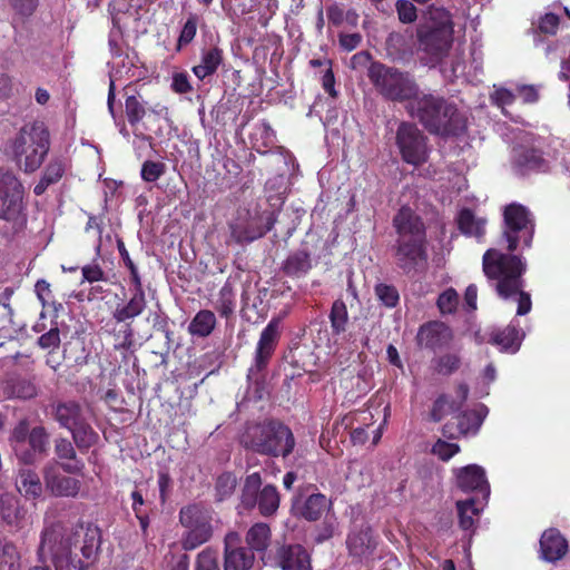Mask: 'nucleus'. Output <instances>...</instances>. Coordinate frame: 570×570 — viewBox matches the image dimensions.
I'll return each mask as SVG.
<instances>
[{
    "label": "nucleus",
    "mask_w": 570,
    "mask_h": 570,
    "mask_svg": "<svg viewBox=\"0 0 570 570\" xmlns=\"http://www.w3.org/2000/svg\"><path fill=\"white\" fill-rule=\"evenodd\" d=\"M101 533L91 524L66 528L57 522L41 532L38 556L55 570H88L98 559Z\"/></svg>",
    "instance_id": "obj_1"
},
{
    "label": "nucleus",
    "mask_w": 570,
    "mask_h": 570,
    "mask_svg": "<svg viewBox=\"0 0 570 570\" xmlns=\"http://www.w3.org/2000/svg\"><path fill=\"white\" fill-rule=\"evenodd\" d=\"M396 233L392 246L396 267L414 277L429 266L426 227L423 219L409 206H402L392 219Z\"/></svg>",
    "instance_id": "obj_2"
},
{
    "label": "nucleus",
    "mask_w": 570,
    "mask_h": 570,
    "mask_svg": "<svg viewBox=\"0 0 570 570\" xmlns=\"http://www.w3.org/2000/svg\"><path fill=\"white\" fill-rule=\"evenodd\" d=\"M406 112L431 135L442 138L460 137L468 129V118L458 105L442 95L419 91L405 105Z\"/></svg>",
    "instance_id": "obj_3"
},
{
    "label": "nucleus",
    "mask_w": 570,
    "mask_h": 570,
    "mask_svg": "<svg viewBox=\"0 0 570 570\" xmlns=\"http://www.w3.org/2000/svg\"><path fill=\"white\" fill-rule=\"evenodd\" d=\"M240 444L259 455L286 459L293 453L296 439L284 422L266 419L247 425L240 436Z\"/></svg>",
    "instance_id": "obj_4"
},
{
    "label": "nucleus",
    "mask_w": 570,
    "mask_h": 570,
    "mask_svg": "<svg viewBox=\"0 0 570 570\" xmlns=\"http://www.w3.org/2000/svg\"><path fill=\"white\" fill-rule=\"evenodd\" d=\"M482 271L502 299L511 298L515 292L524 287L523 275L527 272V262L514 252L487 249L482 256Z\"/></svg>",
    "instance_id": "obj_5"
},
{
    "label": "nucleus",
    "mask_w": 570,
    "mask_h": 570,
    "mask_svg": "<svg viewBox=\"0 0 570 570\" xmlns=\"http://www.w3.org/2000/svg\"><path fill=\"white\" fill-rule=\"evenodd\" d=\"M454 22L450 11L438 8L430 11V21L416 28L417 51L424 66L441 63L453 43Z\"/></svg>",
    "instance_id": "obj_6"
},
{
    "label": "nucleus",
    "mask_w": 570,
    "mask_h": 570,
    "mask_svg": "<svg viewBox=\"0 0 570 570\" xmlns=\"http://www.w3.org/2000/svg\"><path fill=\"white\" fill-rule=\"evenodd\" d=\"M18 167L27 174L38 170L50 149V134L45 122L24 124L11 144Z\"/></svg>",
    "instance_id": "obj_7"
},
{
    "label": "nucleus",
    "mask_w": 570,
    "mask_h": 570,
    "mask_svg": "<svg viewBox=\"0 0 570 570\" xmlns=\"http://www.w3.org/2000/svg\"><path fill=\"white\" fill-rule=\"evenodd\" d=\"M366 75L376 92L387 101L410 104L420 91L410 72L377 60L367 67Z\"/></svg>",
    "instance_id": "obj_8"
},
{
    "label": "nucleus",
    "mask_w": 570,
    "mask_h": 570,
    "mask_svg": "<svg viewBox=\"0 0 570 570\" xmlns=\"http://www.w3.org/2000/svg\"><path fill=\"white\" fill-rule=\"evenodd\" d=\"M9 445L17 460L24 465H33L47 456L50 434L46 426L31 428L28 417L20 419L11 429L8 438Z\"/></svg>",
    "instance_id": "obj_9"
},
{
    "label": "nucleus",
    "mask_w": 570,
    "mask_h": 570,
    "mask_svg": "<svg viewBox=\"0 0 570 570\" xmlns=\"http://www.w3.org/2000/svg\"><path fill=\"white\" fill-rule=\"evenodd\" d=\"M0 220L6 223V228L12 235L23 232L28 224L24 187L9 171L0 174Z\"/></svg>",
    "instance_id": "obj_10"
},
{
    "label": "nucleus",
    "mask_w": 570,
    "mask_h": 570,
    "mask_svg": "<svg viewBox=\"0 0 570 570\" xmlns=\"http://www.w3.org/2000/svg\"><path fill=\"white\" fill-rule=\"evenodd\" d=\"M281 504V494L276 485H263L259 472L248 474L242 488L240 507L252 511L255 508L264 518L274 517Z\"/></svg>",
    "instance_id": "obj_11"
},
{
    "label": "nucleus",
    "mask_w": 570,
    "mask_h": 570,
    "mask_svg": "<svg viewBox=\"0 0 570 570\" xmlns=\"http://www.w3.org/2000/svg\"><path fill=\"white\" fill-rule=\"evenodd\" d=\"M213 512L209 508L193 503L179 511V522L187 530L181 546L186 551L194 550L208 542L213 537Z\"/></svg>",
    "instance_id": "obj_12"
},
{
    "label": "nucleus",
    "mask_w": 570,
    "mask_h": 570,
    "mask_svg": "<svg viewBox=\"0 0 570 570\" xmlns=\"http://www.w3.org/2000/svg\"><path fill=\"white\" fill-rule=\"evenodd\" d=\"M534 234V222L530 210L518 203H511L503 209V228L501 238L507 242V250L515 252L519 243L531 247Z\"/></svg>",
    "instance_id": "obj_13"
},
{
    "label": "nucleus",
    "mask_w": 570,
    "mask_h": 570,
    "mask_svg": "<svg viewBox=\"0 0 570 570\" xmlns=\"http://www.w3.org/2000/svg\"><path fill=\"white\" fill-rule=\"evenodd\" d=\"M281 340V320L273 317L261 332L255 347L253 363L248 368L247 379L256 387L265 382L266 370L275 354Z\"/></svg>",
    "instance_id": "obj_14"
},
{
    "label": "nucleus",
    "mask_w": 570,
    "mask_h": 570,
    "mask_svg": "<svg viewBox=\"0 0 570 570\" xmlns=\"http://www.w3.org/2000/svg\"><path fill=\"white\" fill-rule=\"evenodd\" d=\"M395 145L405 164L420 167L429 159V138L414 122L403 120L399 124Z\"/></svg>",
    "instance_id": "obj_15"
},
{
    "label": "nucleus",
    "mask_w": 570,
    "mask_h": 570,
    "mask_svg": "<svg viewBox=\"0 0 570 570\" xmlns=\"http://www.w3.org/2000/svg\"><path fill=\"white\" fill-rule=\"evenodd\" d=\"M377 546V537L374 535V531L370 525L353 529L346 537L348 556L358 563H366L373 560Z\"/></svg>",
    "instance_id": "obj_16"
},
{
    "label": "nucleus",
    "mask_w": 570,
    "mask_h": 570,
    "mask_svg": "<svg viewBox=\"0 0 570 570\" xmlns=\"http://www.w3.org/2000/svg\"><path fill=\"white\" fill-rule=\"evenodd\" d=\"M255 562V553L240 546L237 532H229L224 540V570H250Z\"/></svg>",
    "instance_id": "obj_17"
},
{
    "label": "nucleus",
    "mask_w": 570,
    "mask_h": 570,
    "mask_svg": "<svg viewBox=\"0 0 570 570\" xmlns=\"http://www.w3.org/2000/svg\"><path fill=\"white\" fill-rule=\"evenodd\" d=\"M453 340L450 326L440 321H430L419 327L416 343L433 352L446 347Z\"/></svg>",
    "instance_id": "obj_18"
},
{
    "label": "nucleus",
    "mask_w": 570,
    "mask_h": 570,
    "mask_svg": "<svg viewBox=\"0 0 570 570\" xmlns=\"http://www.w3.org/2000/svg\"><path fill=\"white\" fill-rule=\"evenodd\" d=\"M275 562L282 570H312L311 556L301 544H283L275 553Z\"/></svg>",
    "instance_id": "obj_19"
},
{
    "label": "nucleus",
    "mask_w": 570,
    "mask_h": 570,
    "mask_svg": "<svg viewBox=\"0 0 570 570\" xmlns=\"http://www.w3.org/2000/svg\"><path fill=\"white\" fill-rule=\"evenodd\" d=\"M456 423L448 422L442 426V435L449 440L458 439L468 433H476L483 422L482 414L476 410L456 412Z\"/></svg>",
    "instance_id": "obj_20"
},
{
    "label": "nucleus",
    "mask_w": 570,
    "mask_h": 570,
    "mask_svg": "<svg viewBox=\"0 0 570 570\" xmlns=\"http://www.w3.org/2000/svg\"><path fill=\"white\" fill-rule=\"evenodd\" d=\"M523 337L524 333L518 322L512 321L503 328L493 330L488 343L497 346L500 352L514 354L520 350Z\"/></svg>",
    "instance_id": "obj_21"
},
{
    "label": "nucleus",
    "mask_w": 570,
    "mask_h": 570,
    "mask_svg": "<svg viewBox=\"0 0 570 570\" xmlns=\"http://www.w3.org/2000/svg\"><path fill=\"white\" fill-rule=\"evenodd\" d=\"M456 484L463 492H479L483 497H489L490 485L485 478L484 470L470 464L460 469L456 473Z\"/></svg>",
    "instance_id": "obj_22"
},
{
    "label": "nucleus",
    "mask_w": 570,
    "mask_h": 570,
    "mask_svg": "<svg viewBox=\"0 0 570 570\" xmlns=\"http://www.w3.org/2000/svg\"><path fill=\"white\" fill-rule=\"evenodd\" d=\"M539 544L541 558L547 562H557L568 552V541L557 528L544 530Z\"/></svg>",
    "instance_id": "obj_23"
},
{
    "label": "nucleus",
    "mask_w": 570,
    "mask_h": 570,
    "mask_svg": "<svg viewBox=\"0 0 570 570\" xmlns=\"http://www.w3.org/2000/svg\"><path fill=\"white\" fill-rule=\"evenodd\" d=\"M296 514L309 522H316L332 508V501L323 493H312L302 502H295Z\"/></svg>",
    "instance_id": "obj_24"
},
{
    "label": "nucleus",
    "mask_w": 570,
    "mask_h": 570,
    "mask_svg": "<svg viewBox=\"0 0 570 570\" xmlns=\"http://www.w3.org/2000/svg\"><path fill=\"white\" fill-rule=\"evenodd\" d=\"M45 482L47 489L55 497L75 498L81 488L78 479L63 475L55 469H45Z\"/></svg>",
    "instance_id": "obj_25"
},
{
    "label": "nucleus",
    "mask_w": 570,
    "mask_h": 570,
    "mask_svg": "<svg viewBox=\"0 0 570 570\" xmlns=\"http://www.w3.org/2000/svg\"><path fill=\"white\" fill-rule=\"evenodd\" d=\"M51 413L60 428L69 430L86 416L83 409L77 401H58L51 405Z\"/></svg>",
    "instance_id": "obj_26"
},
{
    "label": "nucleus",
    "mask_w": 570,
    "mask_h": 570,
    "mask_svg": "<svg viewBox=\"0 0 570 570\" xmlns=\"http://www.w3.org/2000/svg\"><path fill=\"white\" fill-rule=\"evenodd\" d=\"M313 268L312 255L307 248L292 252L282 263V272L289 278L305 277Z\"/></svg>",
    "instance_id": "obj_27"
},
{
    "label": "nucleus",
    "mask_w": 570,
    "mask_h": 570,
    "mask_svg": "<svg viewBox=\"0 0 570 570\" xmlns=\"http://www.w3.org/2000/svg\"><path fill=\"white\" fill-rule=\"evenodd\" d=\"M224 61V51L218 46L204 48L200 53V62L191 68L193 73L204 80L217 72Z\"/></svg>",
    "instance_id": "obj_28"
},
{
    "label": "nucleus",
    "mask_w": 570,
    "mask_h": 570,
    "mask_svg": "<svg viewBox=\"0 0 570 570\" xmlns=\"http://www.w3.org/2000/svg\"><path fill=\"white\" fill-rule=\"evenodd\" d=\"M513 165L521 175H527L530 171H546L548 168L541 151L534 148L517 149Z\"/></svg>",
    "instance_id": "obj_29"
},
{
    "label": "nucleus",
    "mask_w": 570,
    "mask_h": 570,
    "mask_svg": "<svg viewBox=\"0 0 570 570\" xmlns=\"http://www.w3.org/2000/svg\"><path fill=\"white\" fill-rule=\"evenodd\" d=\"M67 169V164L62 157H51L49 163L42 170L39 181L33 187V193L37 196L42 195L49 186L55 185L61 180Z\"/></svg>",
    "instance_id": "obj_30"
},
{
    "label": "nucleus",
    "mask_w": 570,
    "mask_h": 570,
    "mask_svg": "<svg viewBox=\"0 0 570 570\" xmlns=\"http://www.w3.org/2000/svg\"><path fill=\"white\" fill-rule=\"evenodd\" d=\"M55 454L59 460L68 461L61 462V469L67 473H79L83 469L82 461L77 459L76 450L66 438H57L55 440Z\"/></svg>",
    "instance_id": "obj_31"
},
{
    "label": "nucleus",
    "mask_w": 570,
    "mask_h": 570,
    "mask_svg": "<svg viewBox=\"0 0 570 570\" xmlns=\"http://www.w3.org/2000/svg\"><path fill=\"white\" fill-rule=\"evenodd\" d=\"M212 303L214 309L220 317L225 318L227 322L233 318L237 305L236 292L233 284L226 282Z\"/></svg>",
    "instance_id": "obj_32"
},
{
    "label": "nucleus",
    "mask_w": 570,
    "mask_h": 570,
    "mask_svg": "<svg viewBox=\"0 0 570 570\" xmlns=\"http://www.w3.org/2000/svg\"><path fill=\"white\" fill-rule=\"evenodd\" d=\"M17 490L27 499H37L42 494V483L32 469H20L16 479Z\"/></svg>",
    "instance_id": "obj_33"
},
{
    "label": "nucleus",
    "mask_w": 570,
    "mask_h": 570,
    "mask_svg": "<svg viewBox=\"0 0 570 570\" xmlns=\"http://www.w3.org/2000/svg\"><path fill=\"white\" fill-rule=\"evenodd\" d=\"M272 531L267 523H254L246 532L245 541L247 548L254 553H264L269 547Z\"/></svg>",
    "instance_id": "obj_34"
},
{
    "label": "nucleus",
    "mask_w": 570,
    "mask_h": 570,
    "mask_svg": "<svg viewBox=\"0 0 570 570\" xmlns=\"http://www.w3.org/2000/svg\"><path fill=\"white\" fill-rule=\"evenodd\" d=\"M147 111L148 109L145 106L141 95L137 90L129 94L127 89L125 92V115L128 124L134 128V130L138 129V126L147 115Z\"/></svg>",
    "instance_id": "obj_35"
},
{
    "label": "nucleus",
    "mask_w": 570,
    "mask_h": 570,
    "mask_svg": "<svg viewBox=\"0 0 570 570\" xmlns=\"http://www.w3.org/2000/svg\"><path fill=\"white\" fill-rule=\"evenodd\" d=\"M147 306L145 293H132L130 299L122 306H117L112 317L117 323H125L139 316Z\"/></svg>",
    "instance_id": "obj_36"
},
{
    "label": "nucleus",
    "mask_w": 570,
    "mask_h": 570,
    "mask_svg": "<svg viewBox=\"0 0 570 570\" xmlns=\"http://www.w3.org/2000/svg\"><path fill=\"white\" fill-rule=\"evenodd\" d=\"M217 320L213 311L200 309L190 321L188 332L191 336L204 338L214 332Z\"/></svg>",
    "instance_id": "obj_37"
},
{
    "label": "nucleus",
    "mask_w": 570,
    "mask_h": 570,
    "mask_svg": "<svg viewBox=\"0 0 570 570\" xmlns=\"http://www.w3.org/2000/svg\"><path fill=\"white\" fill-rule=\"evenodd\" d=\"M487 220L478 218L469 208H463L459 213L458 226L459 229L466 236H474L481 238L485 234Z\"/></svg>",
    "instance_id": "obj_38"
},
{
    "label": "nucleus",
    "mask_w": 570,
    "mask_h": 570,
    "mask_svg": "<svg viewBox=\"0 0 570 570\" xmlns=\"http://www.w3.org/2000/svg\"><path fill=\"white\" fill-rule=\"evenodd\" d=\"M6 393L9 397L30 400L38 395V387L31 379L18 376L7 382Z\"/></svg>",
    "instance_id": "obj_39"
},
{
    "label": "nucleus",
    "mask_w": 570,
    "mask_h": 570,
    "mask_svg": "<svg viewBox=\"0 0 570 570\" xmlns=\"http://www.w3.org/2000/svg\"><path fill=\"white\" fill-rule=\"evenodd\" d=\"M275 131L268 121L263 120L257 127L256 131L250 136L253 149L258 154L265 155L275 144Z\"/></svg>",
    "instance_id": "obj_40"
},
{
    "label": "nucleus",
    "mask_w": 570,
    "mask_h": 570,
    "mask_svg": "<svg viewBox=\"0 0 570 570\" xmlns=\"http://www.w3.org/2000/svg\"><path fill=\"white\" fill-rule=\"evenodd\" d=\"M72 439L79 450H88L98 440V433L87 422L86 417L69 429Z\"/></svg>",
    "instance_id": "obj_41"
},
{
    "label": "nucleus",
    "mask_w": 570,
    "mask_h": 570,
    "mask_svg": "<svg viewBox=\"0 0 570 570\" xmlns=\"http://www.w3.org/2000/svg\"><path fill=\"white\" fill-rule=\"evenodd\" d=\"M22 518L18 499L10 493L0 492V523L14 524Z\"/></svg>",
    "instance_id": "obj_42"
},
{
    "label": "nucleus",
    "mask_w": 570,
    "mask_h": 570,
    "mask_svg": "<svg viewBox=\"0 0 570 570\" xmlns=\"http://www.w3.org/2000/svg\"><path fill=\"white\" fill-rule=\"evenodd\" d=\"M328 318L333 335L338 336L346 331L348 324V312L347 306L342 298H337L333 302Z\"/></svg>",
    "instance_id": "obj_43"
},
{
    "label": "nucleus",
    "mask_w": 570,
    "mask_h": 570,
    "mask_svg": "<svg viewBox=\"0 0 570 570\" xmlns=\"http://www.w3.org/2000/svg\"><path fill=\"white\" fill-rule=\"evenodd\" d=\"M462 364L459 353H444L432 360V366L435 373L442 376H450L455 373Z\"/></svg>",
    "instance_id": "obj_44"
},
{
    "label": "nucleus",
    "mask_w": 570,
    "mask_h": 570,
    "mask_svg": "<svg viewBox=\"0 0 570 570\" xmlns=\"http://www.w3.org/2000/svg\"><path fill=\"white\" fill-rule=\"evenodd\" d=\"M460 411V403L450 400L449 395L440 394L432 404L430 419L433 422H441L448 414H454Z\"/></svg>",
    "instance_id": "obj_45"
},
{
    "label": "nucleus",
    "mask_w": 570,
    "mask_h": 570,
    "mask_svg": "<svg viewBox=\"0 0 570 570\" xmlns=\"http://www.w3.org/2000/svg\"><path fill=\"white\" fill-rule=\"evenodd\" d=\"M237 487L235 473L226 471L219 474L215 482V500L222 502L230 498Z\"/></svg>",
    "instance_id": "obj_46"
},
{
    "label": "nucleus",
    "mask_w": 570,
    "mask_h": 570,
    "mask_svg": "<svg viewBox=\"0 0 570 570\" xmlns=\"http://www.w3.org/2000/svg\"><path fill=\"white\" fill-rule=\"evenodd\" d=\"M130 498L132 501L131 509L135 513V517L139 521V525H140L142 533H146L149 528V524H150V519H149L150 508L144 500V497L140 491L134 490L130 494Z\"/></svg>",
    "instance_id": "obj_47"
},
{
    "label": "nucleus",
    "mask_w": 570,
    "mask_h": 570,
    "mask_svg": "<svg viewBox=\"0 0 570 570\" xmlns=\"http://www.w3.org/2000/svg\"><path fill=\"white\" fill-rule=\"evenodd\" d=\"M200 21V17L197 13L190 12L180 30L176 50L180 51L181 48L188 46L193 42L196 37L198 23Z\"/></svg>",
    "instance_id": "obj_48"
},
{
    "label": "nucleus",
    "mask_w": 570,
    "mask_h": 570,
    "mask_svg": "<svg viewBox=\"0 0 570 570\" xmlns=\"http://www.w3.org/2000/svg\"><path fill=\"white\" fill-rule=\"evenodd\" d=\"M0 570H20V556L16 547L0 540Z\"/></svg>",
    "instance_id": "obj_49"
},
{
    "label": "nucleus",
    "mask_w": 570,
    "mask_h": 570,
    "mask_svg": "<svg viewBox=\"0 0 570 570\" xmlns=\"http://www.w3.org/2000/svg\"><path fill=\"white\" fill-rule=\"evenodd\" d=\"M474 503L473 499L456 502L459 525L462 530L468 531L474 527V515L479 512V509L474 507Z\"/></svg>",
    "instance_id": "obj_50"
},
{
    "label": "nucleus",
    "mask_w": 570,
    "mask_h": 570,
    "mask_svg": "<svg viewBox=\"0 0 570 570\" xmlns=\"http://www.w3.org/2000/svg\"><path fill=\"white\" fill-rule=\"evenodd\" d=\"M386 49L390 56L403 59L410 53L406 36L401 32H391L386 39Z\"/></svg>",
    "instance_id": "obj_51"
},
{
    "label": "nucleus",
    "mask_w": 570,
    "mask_h": 570,
    "mask_svg": "<svg viewBox=\"0 0 570 570\" xmlns=\"http://www.w3.org/2000/svg\"><path fill=\"white\" fill-rule=\"evenodd\" d=\"M377 299L387 308L395 307L400 302V294L394 285L379 283L374 287Z\"/></svg>",
    "instance_id": "obj_52"
},
{
    "label": "nucleus",
    "mask_w": 570,
    "mask_h": 570,
    "mask_svg": "<svg viewBox=\"0 0 570 570\" xmlns=\"http://www.w3.org/2000/svg\"><path fill=\"white\" fill-rule=\"evenodd\" d=\"M10 9L13 11V16L24 21L31 18L38 7L40 0H7Z\"/></svg>",
    "instance_id": "obj_53"
},
{
    "label": "nucleus",
    "mask_w": 570,
    "mask_h": 570,
    "mask_svg": "<svg viewBox=\"0 0 570 570\" xmlns=\"http://www.w3.org/2000/svg\"><path fill=\"white\" fill-rule=\"evenodd\" d=\"M436 306L442 315L454 314L459 306V294L450 287L442 292L438 299Z\"/></svg>",
    "instance_id": "obj_54"
},
{
    "label": "nucleus",
    "mask_w": 570,
    "mask_h": 570,
    "mask_svg": "<svg viewBox=\"0 0 570 570\" xmlns=\"http://www.w3.org/2000/svg\"><path fill=\"white\" fill-rule=\"evenodd\" d=\"M195 570H220L218 551L209 547L200 551L196 557Z\"/></svg>",
    "instance_id": "obj_55"
},
{
    "label": "nucleus",
    "mask_w": 570,
    "mask_h": 570,
    "mask_svg": "<svg viewBox=\"0 0 570 570\" xmlns=\"http://www.w3.org/2000/svg\"><path fill=\"white\" fill-rule=\"evenodd\" d=\"M166 173V164L163 161L145 160L141 165L140 176L146 183L157 181Z\"/></svg>",
    "instance_id": "obj_56"
},
{
    "label": "nucleus",
    "mask_w": 570,
    "mask_h": 570,
    "mask_svg": "<svg viewBox=\"0 0 570 570\" xmlns=\"http://www.w3.org/2000/svg\"><path fill=\"white\" fill-rule=\"evenodd\" d=\"M395 9L397 18L402 23H413L417 19V9L410 0H397Z\"/></svg>",
    "instance_id": "obj_57"
},
{
    "label": "nucleus",
    "mask_w": 570,
    "mask_h": 570,
    "mask_svg": "<svg viewBox=\"0 0 570 570\" xmlns=\"http://www.w3.org/2000/svg\"><path fill=\"white\" fill-rule=\"evenodd\" d=\"M116 344L115 350L120 351L125 350L128 351L134 345V330L131 327L130 323H126L121 326V328L114 334Z\"/></svg>",
    "instance_id": "obj_58"
},
{
    "label": "nucleus",
    "mask_w": 570,
    "mask_h": 570,
    "mask_svg": "<svg viewBox=\"0 0 570 570\" xmlns=\"http://www.w3.org/2000/svg\"><path fill=\"white\" fill-rule=\"evenodd\" d=\"M460 452V446L456 443H449L439 439L432 446V453L442 461H449Z\"/></svg>",
    "instance_id": "obj_59"
},
{
    "label": "nucleus",
    "mask_w": 570,
    "mask_h": 570,
    "mask_svg": "<svg viewBox=\"0 0 570 570\" xmlns=\"http://www.w3.org/2000/svg\"><path fill=\"white\" fill-rule=\"evenodd\" d=\"M60 331L57 325L52 326L38 338V345L42 350H48L50 352L57 350L60 346Z\"/></svg>",
    "instance_id": "obj_60"
},
{
    "label": "nucleus",
    "mask_w": 570,
    "mask_h": 570,
    "mask_svg": "<svg viewBox=\"0 0 570 570\" xmlns=\"http://www.w3.org/2000/svg\"><path fill=\"white\" fill-rule=\"evenodd\" d=\"M230 237L237 244L248 243L257 239L255 229L243 227L240 225H230Z\"/></svg>",
    "instance_id": "obj_61"
},
{
    "label": "nucleus",
    "mask_w": 570,
    "mask_h": 570,
    "mask_svg": "<svg viewBox=\"0 0 570 570\" xmlns=\"http://www.w3.org/2000/svg\"><path fill=\"white\" fill-rule=\"evenodd\" d=\"M560 19L556 13L549 12L540 18L539 30L542 33L554 36L559 29Z\"/></svg>",
    "instance_id": "obj_62"
},
{
    "label": "nucleus",
    "mask_w": 570,
    "mask_h": 570,
    "mask_svg": "<svg viewBox=\"0 0 570 570\" xmlns=\"http://www.w3.org/2000/svg\"><path fill=\"white\" fill-rule=\"evenodd\" d=\"M491 100L493 105L504 108L515 101V95L511 90L501 87L497 88L493 94H491Z\"/></svg>",
    "instance_id": "obj_63"
},
{
    "label": "nucleus",
    "mask_w": 570,
    "mask_h": 570,
    "mask_svg": "<svg viewBox=\"0 0 570 570\" xmlns=\"http://www.w3.org/2000/svg\"><path fill=\"white\" fill-rule=\"evenodd\" d=\"M170 87L174 92L179 95L193 91V87L186 72L174 73Z\"/></svg>",
    "instance_id": "obj_64"
}]
</instances>
